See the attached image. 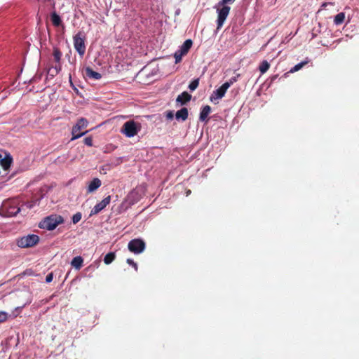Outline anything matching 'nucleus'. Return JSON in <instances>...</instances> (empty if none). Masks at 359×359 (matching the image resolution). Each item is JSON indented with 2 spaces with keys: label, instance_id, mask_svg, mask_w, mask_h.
Masks as SVG:
<instances>
[{
  "label": "nucleus",
  "instance_id": "9",
  "mask_svg": "<svg viewBox=\"0 0 359 359\" xmlns=\"http://www.w3.org/2000/svg\"><path fill=\"white\" fill-rule=\"evenodd\" d=\"M228 88L229 84L223 83L218 89L213 91L210 97V101L215 102V100L222 98L224 96Z\"/></svg>",
  "mask_w": 359,
  "mask_h": 359
},
{
  "label": "nucleus",
  "instance_id": "10",
  "mask_svg": "<svg viewBox=\"0 0 359 359\" xmlns=\"http://www.w3.org/2000/svg\"><path fill=\"white\" fill-rule=\"evenodd\" d=\"M4 208L6 209V214L8 216H15L20 211V208L17 206L15 201L7 202L4 205Z\"/></svg>",
  "mask_w": 359,
  "mask_h": 359
},
{
  "label": "nucleus",
  "instance_id": "6",
  "mask_svg": "<svg viewBox=\"0 0 359 359\" xmlns=\"http://www.w3.org/2000/svg\"><path fill=\"white\" fill-rule=\"evenodd\" d=\"M74 46L81 57H83L86 52L85 35L79 32L74 36Z\"/></svg>",
  "mask_w": 359,
  "mask_h": 359
},
{
  "label": "nucleus",
  "instance_id": "8",
  "mask_svg": "<svg viewBox=\"0 0 359 359\" xmlns=\"http://www.w3.org/2000/svg\"><path fill=\"white\" fill-rule=\"evenodd\" d=\"M128 250L135 254H140L145 249V243L139 238L131 240L128 245Z\"/></svg>",
  "mask_w": 359,
  "mask_h": 359
},
{
  "label": "nucleus",
  "instance_id": "36",
  "mask_svg": "<svg viewBox=\"0 0 359 359\" xmlns=\"http://www.w3.org/2000/svg\"><path fill=\"white\" fill-rule=\"evenodd\" d=\"M277 78V76L275 75L271 78V81H274Z\"/></svg>",
  "mask_w": 359,
  "mask_h": 359
},
{
  "label": "nucleus",
  "instance_id": "34",
  "mask_svg": "<svg viewBox=\"0 0 359 359\" xmlns=\"http://www.w3.org/2000/svg\"><path fill=\"white\" fill-rule=\"evenodd\" d=\"M48 74L50 75L51 76H55V75H57L58 73H55V69H53V67L50 68L48 69Z\"/></svg>",
  "mask_w": 359,
  "mask_h": 359
},
{
  "label": "nucleus",
  "instance_id": "2",
  "mask_svg": "<svg viewBox=\"0 0 359 359\" xmlns=\"http://www.w3.org/2000/svg\"><path fill=\"white\" fill-rule=\"evenodd\" d=\"M215 8L217 13V29L219 30L224 25V23L229 14L231 8L230 6L226 4L219 6L218 2L217 4L215 6Z\"/></svg>",
  "mask_w": 359,
  "mask_h": 359
},
{
  "label": "nucleus",
  "instance_id": "7",
  "mask_svg": "<svg viewBox=\"0 0 359 359\" xmlns=\"http://www.w3.org/2000/svg\"><path fill=\"white\" fill-rule=\"evenodd\" d=\"M193 42L191 39H187L183 44L180 47V49L177 50L174 57L175 58V63H179L183 56L186 55L191 48Z\"/></svg>",
  "mask_w": 359,
  "mask_h": 359
},
{
  "label": "nucleus",
  "instance_id": "31",
  "mask_svg": "<svg viewBox=\"0 0 359 359\" xmlns=\"http://www.w3.org/2000/svg\"><path fill=\"white\" fill-rule=\"evenodd\" d=\"M52 67L55 69V73H59L61 70L62 66L60 63H56V65Z\"/></svg>",
  "mask_w": 359,
  "mask_h": 359
},
{
  "label": "nucleus",
  "instance_id": "23",
  "mask_svg": "<svg viewBox=\"0 0 359 359\" xmlns=\"http://www.w3.org/2000/svg\"><path fill=\"white\" fill-rule=\"evenodd\" d=\"M270 67V64L266 60H263L259 67V70L260 71L261 74L266 73Z\"/></svg>",
  "mask_w": 359,
  "mask_h": 359
},
{
  "label": "nucleus",
  "instance_id": "25",
  "mask_svg": "<svg viewBox=\"0 0 359 359\" xmlns=\"http://www.w3.org/2000/svg\"><path fill=\"white\" fill-rule=\"evenodd\" d=\"M199 85V79H194L193 80L189 85V88L191 90V91H194L195 90L198 86Z\"/></svg>",
  "mask_w": 359,
  "mask_h": 359
},
{
  "label": "nucleus",
  "instance_id": "15",
  "mask_svg": "<svg viewBox=\"0 0 359 359\" xmlns=\"http://www.w3.org/2000/svg\"><path fill=\"white\" fill-rule=\"evenodd\" d=\"M102 183L100 179L98 178H94L89 184L88 187V192L91 193L95 191L96 189H97L100 186Z\"/></svg>",
  "mask_w": 359,
  "mask_h": 359
},
{
  "label": "nucleus",
  "instance_id": "32",
  "mask_svg": "<svg viewBox=\"0 0 359 359\" xmlns=\"http://www.w3.org/2000/svg\"><path fill=\"white\" fill-rule=\"evenodd\" d=\"M53 273H50L46 277V282L49 283L53 280Z\"/></svg>",
  "mask_w": 359,
  "mask_h": 359
},
{
  "label": "nucleus",
  "instance_id": "37",
  "mask_svg": "<svg viewBox=\"0 0 359 359\" xmlns=\"http://www.w3.org/2000/svg\"><path fill=\"white\" fill-rule=\"evenodd\" d=\"M327 5V3H323L321 7H325Z\"/></svg>",
  "mask_w": 359,
  "mask_h": 359
},
{
  "label": "nucleus",
  "instance_id": "14",
  "mask_svg": "<svg viewBox=\"0 0 359 359\" xmlns=\"http://www.w3.org/2000/svg\"><path fill=\"white\" fill-rule=\"evenodd\" d=\"M191 98V95L184 91L177 96L176 101L181 104H185L190 101Z\"/></svg>",
  "mask_w": 359,
  "mask_h": 359
},
{
  "label": "nucleus",
  "instance_id": "29",
  "mask_svg": "<svg viewBox=\"0 0 359 359\" xmlns=\"http://www.w3.org/2000/svg\"><path fill=\"white\" fill-rule=\"evenodd\" d=\"M8 318V314L6 312L0 311V323L5 322Z\"/></svg>",
  "mask_w": 359,
  "mask_h": 359
},
{
  "label": "nucleus",
  "instance_id": "33",
  "mask_svg": "<svg viewBox=\"0 0 359 359\" xmlns=\"http://www.w3.org/2000/svg\"><path fill=\"white\" fill-rule=\"evenodd\" d=\"M235 0H221L219 1V6H222L229 3H233Z\"/></svg>",
  "mask_w": 359,
  "mask_h": 359
},
{
  "label": "nucleus",
  "instance_id": "38",
  "mask_svg": "<svg viewBox=\"0 0 359 359\" xmlns=\"http://www.w3.org/2000/svg\"><path fill=\"white\" fill-rule=\"evenodd\" d=\"M2 157L1 155L0 154V158Z\"/></svg>",
  "mask_w": 359,
  "mask_h": 359
},
{
  "label": "nucleus",
  "instance_id": "13",
  "mask_svg": "<svg viewBox=\"0 0 359 359\" xmlns=\"http://www.w3.org/2000/svg\"><path fill=\"white\" fill-rule=\"evenodd\" d=\"M85 74L86 76L90 79H93L95 80H99L102 78L101 74L99 72H95L92 68L88 67L85 69Z\"/></svg>",
  "mask_w": 359,
  "mask_h": 359
},
{
  "label": "nucleus",
  "instance_id": "16",
  "mask_svg": "<svg viewBox=\"0 0 359 359\" xmlns=\"http://www.w3.org/2000/svg\"><path fill=\"white\" fill-rule=\"evenodd\" d=\"M188 109L186 107H183L176 112L175 118L177 120L186 121L188 118Z\"/></svg>",
  "mask_w": 359,
  "mask_h": 359
},
{
  "label": "nucleus",
  "instance_id": "21",
  "mask_svg": "<svg viewBox=\"0 0 359 359\" xmlns=\"http://www.w3.org/2000/svg\"><path fill=\"white\" fill-rule=\"evenodd\" d=\"M345 20V13L343 12H341L338 13L334 19V22L337 25H341Z\"/></svg>",
  "mask_w": 359,
  "mask_h": 359
},
{
  "label": "nucleus",
  "instance_id": "28",
  "mask_svg": "<svg viewBox=\"0 0 359 359\" xmlns=\"http://www.w3.org/2000/svg\"><path fill=\"white\" fill-rule=\"evenodd\" d=\"M84 144L87 146L92 147L93 146V139L91 137H86L83 140Z\"/></svg>",
  "mask_w": 359,
  "mask_h": 359
},
{
  "label": "nucleus",
  "instance_id": "19",
  "mask_svg": "<svg viewBox=\"0 0 359 359\" xmlns=\"http://www.w3.org/2000/svg\"><path fill=\"white\" fill-rule=\"evenodd\" d=\"M83 259L81 256H77L73 258L71 262L72 266L76 269H80L82 266Z\"/></svg>",
  "mask_w": 359,
  "mask_h": 359
},
{
  "label": "nucleus",
  "instance_id": "4",
  "mask_svg": "<svg viewBox=\"0 0 359 359\" xmlns=\"http://www.w3.org/2000/svg\"><path fill=\"white\" fill-rule=\"evenodd\" d=\"M62 222L63 219L61 216H49L41 222L40 227L47 230H53Z\"/></svg>",
  "mask_w": 359,
  "mask_h": 359
},
{
  "label": "nucleus",
  "instance_id": "3",
  "mask_svg": "<svg viewBox=\"0 0 359 359\" xmlns=\"http://www.w3.org/2000/svg\"><path fill=\"white\" fill-rule=\"evenodd\" d=\"M88 124V121L86 118H80L78 119L76 123L72 127L71 140H76L84 135L88 131L81 132V130L86 128Z\"/></svg>",
  "mask_w": 359,
  "mask_h": 359
},
{
  "label": "nucleus",
  "instance_id": "11",
  "mask_svg": "<svg viewBox=\"0 0 359 359\" xmlns=\"http://www.w3.org/2000/svg\"><path fill=\"white\" fill-rule=\"evenodd\" d=\"M110 201V196L105 197L102 201H100L94 206V208L91 210L90 215L98 214L101 210L104 209L107 205L109 204Z\"/></svg>",
  "mask_w": 359,
  "mask_h": 359
},
{
  "label": "nucleus",
  "instance_id": "24",
  "mask_svg": "<svg viewBox=\"0 0 359 359\" xmlns=\"http://www.w3.org/2000/svg\"><path fill=\"white\" fill-rule=\"evenodd\" d=\"M116 258V255L114 252H109L104 257V262L105 264H111Z\"/></svg>",
  "mask_w": 359,
  "mask_h": 359
},
{
  "label": "nucleus",
  "instance_id": "30",
  "mask_svg": "<svg viewBox=\"0 0 359 359\" xmlns=\"http://www.w3.org/2000/svg\"><path fill=\"white\" fill-rule=\"evenodd\" d=\"M127 263L134 267L135 271H137V264L132 259H128Z\"/></svg>",
  "mask_w": 359,
  "mask_h": 359
},
{
  "label": "nucleus",
  "instance_id": "26",
  "mask_svg": "<svg viewBox=\"0 0 359 359\" xmlns=\"http://www.w3.org/2000/svg\"><path fill=\"white\" fill-rule=\"evenodd\" d=\"M81 217H82V215L81 212H76V214H74L72 217V222L74 224H76L78 223L81 219Z\"/></svg>",
  "mask_w": 359,
  "mask_h": 359
},
{
  "label": "nucleus",
  "instance_id": "1",
  "mask_svg": "<svg viewBox=\"0 0 359 359\" xmlns=\"http://www.w3.org/2000/svg\"><path fill=\"white\" fill-rule=\"evenodd\" d=\"M142 126L140 123L134 120H129L125 122L121 128V133L127 137H133L137 135L141 130Z\"/></svg>",
  "mask_w": 359,
  "mask_h": 359
},
{
  "label": "nucleus",
  "instance_id": "18",
  "mask_svg": "<svg viewBox=\"0 0 359 359\" xmlns=\"http://www.w3.org/2000/svg\"><path fill=\"white\" fill-rule=\"evenodd\" d=\"M50 20L52 22V24L55 27H60V26H61L62 25V22L61 18L60 17V15L55 11H53V12L51 13V14H50Z\"/></svg>",
  "mask_w": 359,
  "mask_h": 359
},
{
  "label": "nucleus",
  "instance_id": "27",
  "mask_svg": "<svg viewBox=\"0 0 359 359\" xmlns=\"http://www.w3.org/2000/svg\"><path fill=\"white\" fill-rule=\"evenodd\" d=\"M240 77V74H236V76L231 77L229 81H226L224 83H227L229 84V88L235 82H236L238 81V79Z\"/></svg>",
  "mask_w": 359,
  "mask_h": 359
},
{
  "label": "nucleus",
  "instance_id": "20",
  "mask_svg": "<svg viewBox=\"0 0 359 359\" xmlns=\"http://www.w3.org/2000/svg\"><path fill=\"white\" fill-rule=\"evenodd\" d=\"M53 55L55 62L56 63H60V60H61L62 54L58 48L55 47L53 48Z\"/></svg>",
  "mask_w": 359,
  "mask_h": 359
},
{
  "label": "nucleus",
  "instance_id": "17",
  "mask_svg": "<svg viewBox=\"0 0 359 359\" xmlns=\"http://www.w3.org/2000/svg\"><path fill=\"white\" fill-rule=\"evenodd\" d=\"M211 111V107L209 105L204 106L200 113L199 119L201 121H207L208 116Z\"/></svg>",
  "mask_w": 359,
  "mask_h": 359
},
{
  "label": "nucleus",
  "instance_id": "22",
  "mask_svg": "<svg viewBox=\"0 0 359 359\" xmlns=\"http://www.w3.org/2000/svg\"><path fill=\"white\" fill-rule=\"evenodd\" d=\"M309 62V60L307 59L304 61H302V62L294 65L290 70L289 72L290 73H294V72H296L299 70H300L304 66H305L306 65H307L308 63Z\"/></svg>",
  "mask_w": 359,
  "mask_h": 359
},
{
  "label": "nucleus",
  "instance_id": "35",
  "mask_svg": "<svg viewBox=\"0 0 359 359\" xmlns=\"http://www.w3.org/2000/svg\"><path fill=\"white\" fill-rule=\"evenodd\" d=\"M173 116H174L173 112L171 111H168L166 114V117L168 119H172L173 118Z\"/></svg>",
  "mask_w": 359,
  "mask_h": 359
},
{
  "label": "nucleus",
  "instance_id": "12",
  "mask_svg": "<svg viewBox=\"0 0 359 359\" xmlns=\"http://www.w3.org/2000/svg\"><path fill=\"white\" fill-rule=\"evenodd\" d=\"M12 162L13 158L10 154H7L4 158L1 157L0 158V164L5 170H8L11 167Z\"/></svg>",
  "mask_w": 359,
  "mask_h": 359
},
{
  "label": "nucleus",
  "instance_id": "5",
  "mask_svg": "<svg viewBox=\"0 0 359 359\" xmlns=\"http://www.w3.org/2000/svg\"><path fill=\"white\" fill-rule=\"evenodd\" d=\"M39 241V237L35 234L27 235L18 240L17 245L22 248H31L36 245Z\"/></svg>",
  "mask_w": 359,
  "mask_h": 359
}]
</instances>
